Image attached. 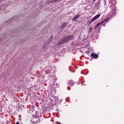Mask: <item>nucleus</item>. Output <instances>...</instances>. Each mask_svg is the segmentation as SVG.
Segmentation results:
<instances>
[{
    "mask_svg": "<svg viewBox=\"0 0 124 124\" xmlns=\"http://www.w3.org/2000/svg\"><path fill=\"white\" fill-rule=\"evenodd\" d=\"M71 39H73V35L65 37L58 42V44H59V45H62V44H63L64 43H65L66 41H69V40H71Z\"/></svg>",
    "mask_w": 124,
    "mask_h": 124,
    "instance_id": "nucleus-1",
    "label": "nucleus"
},
{
    "mask_svg": "<svg viewBox=\"0 0 124 124\" xmlns=\"http://www.w3.org/2000/svg\"><path fill=\"white\" fill-rule=\"evenodd\" d=\"M99 17H100V14H98V15H96L92 19H91L90 22L89 23V25L92 24V23H93V22H94V21H95V20H97V19H98V18H99Z\"/></svg>",
    "mask_w": 124,
    "mask_h": 124,
    "instance_id": "nucleus-2",
    "label": "nucleus"
},
{
    "mask_svg": "<svg viewBox=\"0 0 124 124\" xmlns=\"http://www.w3.org/2000/svg\"><path fill=\"white\" fill-rule=\"evenodd\" d=\"M33 121V124H39L40 123V118L38 117H34L32 119Z\"/></svg>",
    "mask_w": 124,
    "mask_h": 124,
    "instance_id": "nucleus-3",
    "label": "nucleus"
},
{
    "mask_svg": "<svg viewBox=\"0 0 124 124\" xmlns=\"http://www.w3.org/2000/svg\"><path fill=\"white\" fill-rule=\"evenodd\" d=\"M91 57L92 58H94V59H98L99 56L97 53H94V52H93L91 53Z\"/></svg>",
    "mask_w": 124,
    "mask_h": 124,
    "instance_id": "nucleus-4",
    "label": "nucleus"
},
{
    "mask_svg": "<svg viewBox=\"0 0 124 124\" xmlns=\"http://www.w3.org/2000/svg\"><path fill=\"white\" fill-rule=\"evenodd\" d=\"M80 17H81V15L78 14L74 17V18L72 19V21H76V20H78V19H79Z\"/></svg>",
    "mask_w": 124,
    "mask_h": 124,
    "instance_id": "nucleus-5",
    "label": "nucleus"
},
{
    "mask_svg": "<svg viewBox=\"0 0 124 124\" xmlns=\"http://www.w3.org/2000/svg\"><path fill=\"white\" fill-rule=\"evenodd\" d=\"M110 14L111 16H116V10H112V11L110 12Z\"/></svg>",
    "mask_w": 124,
    "mask_h": 124,
    "instance_id": "nucleus-6",
    "label": "nucleus"
},
{
    "mask_svg": "<svg viewBox=\"0 0 124 124\" xmlns=\"http://www.w3.org/2000/svg\"><path fill=\"white\" fill-rule=\"evenodd\" d=\"M67 25V24H66V23L65 22L63 23V24L61 25V29H64V28L66 27Z\"/></svg>",
    "mask_w": 124,
    "mask_h": 124,
    "instance_id": "nucleus-7",
    "label": "nucleus"
},
{
    "mask_svg": "<svg viewBox=\"0 0 124 124\" xmlns=\"http://www.w3.org/2000/svg\"><path fill=\"white\" fill-rule=\"evenodd\" d=\"M102 23L101 22L98 23L97 24H96L95 26V27H94V30H96V28H98V27H99V26H101Z\"/></svg>",
    "mask_w": 124,
    "mask_h": 124,
    "instance_id": "nucleus-8",
    "label": "nucleus"
},
{
    "mask_svg": "<svg viewBox=\"0 0 124 124\" xmlns=\"http://www.w3.org/2000/svg\"><path fill=\"white\" fill-rule=\"evenodd\" d=\"M108 18H106L105 20H104L103 21L100 22L101 24H102H102H103L104 23H105V22H107V21H108Z\"/></svg>",
    "mask_w": 124,
    "mask_h": 124,
    "instance_id": "nucleus-9",
    "label": "nucleus"
},
{
    "mask_svg": "<svg viewBox=\"0 0 124 124\" xmlns=\"http://www.w3.org/2000/svg\"><path fill=\"white\" fill-rule=\"evenodd\" d=\"M92 31H93V28L90 27L89 29V33H91L92 32Z\"/></svg>",
    "mask_w": 124,
    "mask_h": 124,
    "instance_id": "nucleus-10",
    "label": "nucleus"
},
{
    "mask_svg": "<svg viewBox=\"0 0 124 124\" xmlns=\"http://www.w3.org/2000/svg\"><path fill=\"white\" fill-rule=\"evenodd\" d=\"M60 0H53L50 1V3H53V2H56V1H58Z\"/></svg>",
    "mask_w": 124,
    "mask_h": 124,
    "instance_id": "nucleus-11",
    "label": "nucleus"
},
{
    "mask_svg": "<svg viewBox=\"0 0 124 124\" xmlns=\"http://www.w3.org/2000/svg\"><path fill=\"white\" fill-rule=\"evenodd\" d=\"M101 2V0H98V2H97V5H100Z\"/></svg>",
    "mask_w": 124,
    "mask_h": 124,
    "instance_id": "nucleus-12",
    "label": "nucleus"
},
{
    "mask_svg": "<svg viewBox=\"0 0 124 124\" xmlns=\"http://www.w3.org/2000/svg\"><path fill=\"white\" fill-rule=\"evenodd\" d=\"M52 39H53V36H51L49 39V41H52Z\"/></svg>",
    "mask_w": 124,
    "mask_h": 124,
    "instance_id": "nucleus-13",
    "label": "nucleus"
},
{
    "mask_svg": "<svg viewBox=\"0 0 124 124\" xmlns=\"http://www.w3.org/2000/svg\"><path fill=\"white\" fill-rule=\"evenodd\" d=\"M104 3H105V5H107V4L106 3V0H104Z\"/></svg>",
    "mask_w": 124,
    "mask_h": 124,
    "instance_id": "nucleus-14",
    "label": "nucleus"
},
{
    "mask_svg": "<svg viewBox=\"0 0 124 124\" xmlns=\"http://www.w3.org/2000/svg\"><path fill=\"white\" fill-rule=\"evenodd\" d=\"M96 0H93V2H94V1H95Z\"/></svg>",
    "mask_w": 124,
    "mask_h": 124,
    "instance_id": "nucleus-15",
    "label": "nucleus"
},
{
    "mask_svg": "<svg viewBox=\"0 0 124 124\" xmlns=\"http://www.w3.org/2000/svg\"><path fill=\"white\" fill-rule=\"evenodd\" d=\"M0 1H2V0H0Z\"/></svg>",
    "mask_w": 124,
    "mask_h": 124,
    "instance_id": "nucleus-16",
    "label": "nucleus"
},
{
    "mask_svg": "<svg viewBox=\"0 0 124 124\" xmlns=\"http://www.w3.org/2000/svg\"><path fill=\"white\" fill-rule=\"evenodd\" d=\"M0 9H1V8H0Z\"/></svg>",
    "mask_w": 124,
    "mask_h": 124,
    "instance_id": "nucleus-17",
    "label": "nucleus"
}]
</instances>
